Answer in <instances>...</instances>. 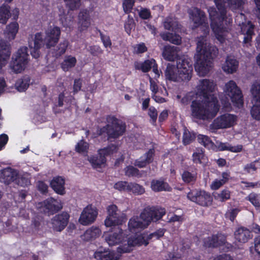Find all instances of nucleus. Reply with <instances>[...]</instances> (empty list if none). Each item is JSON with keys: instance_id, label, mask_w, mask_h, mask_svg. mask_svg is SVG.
Listing matches in <instances>:
<instances>
[{"instance_id": "nucleus-21", "label": "nucleus", "mask_w": 260, "mask_h": 260, "mask_svg": "<svg viewBox=\"0 0 260 260\" xmlns=\"http://www.w3.org/2000/svg\"><path fill=\"white\" fill-rule=\"evenodd\" d=\"M19 10L15 8L10 11V7L7 5H3L0 7V23L6 24L9 18L12 16L14 19H16L18 16Z\"/></svg>"}, {"instance_id": "nucleus-17", "label": "nucleus", "mask_w": 260, "mask_h": 260, "mask_svg": "<svg viewBox=\"0 0 260 260\" xmlns=\"http://www.w3.org/2000/svg\"><path fill=\"white\" fill-rule=\"evenodd\" d=\"M98 215V211L96 208L89 205L82 210L79 218V222L83 225L91 224L95 221Z\"/></svg>"}, {"instance_id": "nucleus-37", "label": "nucleus", "mask_w": 260, "mask_h": 260, "mask_svg": "<svg viewBox=\"0 0 260 260\" xmlns=\"http://www.w3.org/2000/svg\"><path fill=\"white\" fill-rule=\"evenodd\" d=\"M221 176V179H216L212 181L210 185L211 189L217 190L223 186L229 180L230 174L228 172H223Z\"/></svg>"}, {"instance_id": "nucleus-58", "label": "nucleus", "mask_w": 260, "mask_h": 260, "mask_svg": "<svg viewBox=\"0 0 260 260\" xmlns=\"http://www.w3.org/2000/svg\"><path fill=\"white\" fill-rule=\"evenodd\" d=\"M62 25L63 27L66 28V30L68 31V28L69 30L70 31L72 29L74 25V20L73 18L71 17H67L64 21L62 22Z\"/></svg>"}, {"instance_id": "nucleus-41", "label": "nucleus", "mask_w": 260, "mask_h": 260, "mask_svg": "<svg viewBox=\"0 0 260 260\" xmlns=\"http://www.w3.org/2000/svg\"><path fill=\"white\" fill-rule=\"evenodd\" d=\"M164 229H159L158 230H157V231H156L155 232L152 233V234H149V235H148L146 233H143V234H141L140 235H139V236H137V238H139L141 240H143V239L142 238V237H145V239L146 240V241L147 243V245L148 244V241L150 240V239H153V238H155V239H158L160 237H161L162 236H163V235H164Z\"/></svg>"}, {"instance_id": "nucleus-57", "label": "nucleus", "mask_w": 260, "mask_h": 260, "mask_svg": "<svg viewBox=\"0 0 260 260\" xmlns=\"http://www.w3.org/2000/svg\"><path fill=\"white\" fill-rule=\"evenodd\" d=\"M194 137L193 134H191L187 130H184L183 138L184 144L185 145L189 144L194 139Z\"/></svg>"}, {"instance_id": "nucleus-2", "label": "nucleus", "mask_w": 260, "mask_h": 260, "mask_svg": "<svg viewBox=\"0 0 260 260\" xmlns=\"http://www.w3.org/2000/svg\"><path fill=\"white\" fill-rule=\"evenodd\" d=\"M214 2L218 12L213 7L208 9L211 27L217 40L222 43L231 35L228 28L223 27L224 24L228 25L232 22L231 18L226 16V7L233 11L240 10L245 0H214Z\"/></svg>"}, {"instance_id": "nucleus-11", "label": "nucleus", "mask_w": 260, "mask_h": 260, "mask_svg": "<svg viewBox=\"0 0 260 260\" xmlns=\"http://www.w3.org/2000/svg\"><path fill=\"white\" fill-rule=\"evenodd\" d=\"M188 13L191 23H192V28L201 26L204 34H208L209 28L205 13L197 8L190 9Z\"/></svg>"}, {"instance_id": "nucleus-16", "label": "nucleus", "mask_w": 260, "mask_h": 260, "mask_svg": "<svg viewBox=\"0 0 260 260\" xmlns=\"http://www.w3.org/2000/svg\"><path fill=\"white\" fill-rule=\"evenodd\" d=\"M190 201L203 206H208L212 203V197L210 194L204 190H192L187 194Z\"/></svg>"}, {"instance_id": "nucleus-56", "label": "nucleus", "mask_w": 260, "mask_h": 260, "mask_svg": "<svg viewBox=\"0 0 260 260\" xmlns=\"http://www.w3.org/2000/svg\"><path fill=\"white\" fill-rule=\"evenodd\" d=\"M135 0H124L123 2V9L125 13H129L134 6Z\"/></svg>"}, {"instance_id": "nucleus-19", "label": "nucleus", "mask_w": 260, "mask_h": 260, "mask_svg": "<svg viewBox=\"0 0 260 260\" xmlns=\"http://www.w3.org/2000/svg\"><path fill=\"white\" fill-rule=\"evenodd\" d=\"M120 256L116 252L109 251L102 247L99 248L94 253V258L99 260H118Z\"/></svg>"}, {"instance_id": "nucleus-36", "label": "nucleus", "mask_w": 260, "mask_h": 260, "mask_svg": "<svg viewBox=\"0 0 260 260\" xmlns=\"http://www.w3.org/2000/svg\"><path fill=\"white\" fill-rule=\"evenodd\" d=\"M30 176L27 173H18L15 177L14 182L15 183L21 186H27L30 184Z\"/></svg>"}, {"instance_id": "nucleus-14", "label": "nucleus", "mask_w": 260, "mask_h": 260, "mask_svg": "<svg viewBox=\"0 0 260 260\" xmlns=\"http://www.w3.org/2000/svg\"><path fill=\"white\" fill-rule=\"evenodd\" d=\"M252 103L253 106L251 110L252 117L260 120V80L253 83L251 88Z\"/></svg>"}, {"instance_id": "nucleus-54", "label": "nucleus", "mask_w": 260, "mask_h": 260, "mask_svg": "<svg viewBox=\"0 0 260 260\" xmlns=\"http://www.w3.org/2000/svg\"><path fill=\"white\" fill-rule=\"evenodd\" d=\"M135 27V23L134 20L132 17H130L129 15L128 16L127 20L125 23L124 28L126 32L129 35L131 32V30Z\"/></svg>"}, {"instance_id": "nucleus-7", "label": "nucleus", "mask_w": 260, "mask_h": 260, "mask_svg": "<svg viewBox=\"0 0 260 260\" xmlns=\"http://www.w3.org/2000/svg\"><path fill=\"white\" fill-rule=\"evenodd\" d=\"M192 72V67L190 59L184 58L178 61L177 67L168 63L165 74L167 80L179 82L190 80Z\"/></svg>"}, {"instance_id": "nucleus-47", "label": "nucleus", "mask_w": 260, "mask_h": 260, "mask_svg": "<svg viewBox=\"0 0 260 260\" xmlns=\"http://www.w3.org/2000/svg\"><path fill=\"white\" fill-rule=\"evenodd\" d=\"M198 140L200 144L203 145L208 149H213L214 147L213 143L210 138L206 135H199L198 136Z\"/></svg>"}, {"instance_id": "nucleus-28", "label": "nucleus", "mask_w": 260, "mask_h": 260, "mask_svg": "<svg viewBox=\"0 0 260 260\" xmlns=\"http://www.w3.org/2000/svg\"><path fill=\"white\" fill-rule=\"evenodd\" d=\"M126 217L124 214L121 215L107 216L105 220V225L106 227H112L120 225L126 221Z\"/></svg>"}, {"instance_id": "nucleus-3", "label": "nucleus", "mask_w": 260, "mask_h": 260, "mask_svg": "<svg viewBox=\"0 0 260 260\" xmlns=\"http://www.w3.org/2000/svg\"><path fill=\"white\" fill-rule=\"evenodd\" d=\"M105 242L110 246L118 245L116 253L121 254L124 253L130 252L136 246L147 245L145 237H142L143 240L136 236H129L126 231H124L121 228L118 227L111 232L104 234Z\"/></svg>"}, {"instance_id": "nucleus-9", "label": "nucleus", "mask_w": 260, "mask_h": 260, "mask_svg": "<svg viewBox=\"0 0 260 260\" xmlns=\"http://www.w3.org/2000/svg\"><path fill=\"white\" fill-rule=\"evenodd\" d=\"M27 50V47H22L13 54L9 65L10 69L13 72L20 73L26 69L29 57Z\"/></svg>"}, {"instance_id": "nucleus-5", "label": "nucleus", "mask_w": 260, "mask_h": 260, "mask_svg": "<svg viewBox=\"0 0 260 260\" xmlns=\"http://www.w3.org/2000/svg\"><path fill=\"white\" fill-rule=\"evenodd\" d=\"M166 211L162 208L145 209L140 216H134L128 222V232L137 234L147 228L151 222H155L161 218ZM136 235L134 236L137 237Z\"/></svg>"}, {"instance_id": "nucleus-53", "label": "nucleus", "mask_w": 260, "mask_h": 260, "mask_svg": "<svg viewBox=\"0 0 260 260\" xmlns=\"http://www.w3.org/2000/svg\"><path fill=\"white\" fill-rule=\"evenodd\" d=\"M67 6L72 10H77L81 6V0H64Z\"/></svg>"}, {"instance_id": "nucleus-20", "label": "nucleus", "mask_w": 260, "mask_h": 260, "mask_svg": "<svg viewBox=\"0 0 260 260\" xmlns=\"http://www.w3.org/2000/svg\"><path fill=\"white\" fill-rule=\"evenodd\" d=\"M91 24L90 11L85 9L81 11L78 15V29L82 32L87 30Z\"/></svg>"}, {"instance_id": "nucleus-33", "label": "nucleus", "mask_w": 260, "mask_h": 260, "mask_svg": "<svg viewBox=\"0 0 260 260\" xmlns=\"http://www.w3.org/2000/svg\"><path fill=\"white\" fill-rule=\"evenodd\" d=\"M251 237L250 231L244 228H238L235 232V239L241 243L247 242Z\"/></svg>"}, {"instance_id": "nucleus-1", "label": "nucleus", "mask_w": 260, "mask_h": 260, "mask_svg": "<svg viewBox=\"0 0 260 260\" xmlns=\"http://www.w3.org/2000/svg\"><path fill=\"white\" fill-rule=\"evenodd\" d=\"M215 85L208 79L200 80L195 89V93L189 92L182 99V103L186 104L192 100L191 105V116L197 119H212L217 113L219 107L215 96Z\"/></svg>"}, {"instance_id": "nucleus-32", "label": "nucleus", "mask_w": 260, "mask_h": 260, "mask_svg": "<svg viewBox=\"0 0 260 260\" xmlns=\"http://www.w3.org/2000/svg\"><path fill=\"white\" fill-rule=\"evenodd\" d=\"M52 189L58 194H63L64 191V179L61 177H54L50 182Z\"/></svg>"}, {"instance_id": "nucleus-55", "label": "nucleus", "mask_w": 260, "mask_h": 260, "mask_svg": "<svg viewBox=\"0 0 260 260\" xmlns=\"http://www.w3.org/2000/svg\"><path fill=\"white\" fill-rule=\"evenodd\" d=\"M107 213V216L121 215L122 214L118 210L117 206L114 205H111L108 207Z\"/></svg>"}, {"instance_id": "nucleus-60", "label": "nucleus", "mask_w": 260, "mask_h": 260, "mask_svg": "<svg viewBox=\"0 0 260 260\" xmlns=\"http://www.w3.org/2000/svg\"><path fill=\"white\" fill-rule=\"evenodd\" d=\"M150 82V89L152 94H156L158 92V87L157 83L152 78L149 76Z\"/></svg>"}, {"instance_id": "nucleus-48", "label": "nucleus", "mask_w": 260, "mask_h": 260, "mask_svg": "<svg viewBox=\"0 0 260 260\" xmlns=\"http://www.w3.org/2000/svg\"><path fill=\"white\" fill-rule=\"evenodd\" d=\"M88 147V144L82 140L76 144L75 150L78 153L85 154L87 153Z\"/></svg>"}, {"instance_id": "nucleus-8", "label": "nucleus", "mask_w": 260, "mask_h": 260, "mask_svg": "<svg viewBox=\"0 0 260 260\" xmlns=\"http://www.w3.org/2000/svg\"><path fill=\"white\" fill-rule=\"evenodd\" d=\"M224 92L228 96V98H226L225 100L222 99L221 101L225 108L230 107V100L237 107L242 106L243 101L241 91L234 81L231 80L225 84Z\"/></svg>"}, {"instance_id": "nucleus-62", "label": "nucleus", "mask_w": 260, "mask_h": 260, "mask_svg": "<svg viewBox=\"0 0 260 260\" xmlns=\"http://www.w3.org/2000/svg\"><path fill=\"white\" fill-rule=\"evenodd\" d=\"M148 115L150 117L152 123H154L157 117V112L156 109L153 107H151L149 109Z\"/></svg>"}, {"instance_id": "nucleus-50", "label": "nucleus", "mask_w": 260, "mask_h": 260, "mask_svg": "<svg viewBox=\"0 0 260 260\" xmlns=\"http://www.w3.org/2000/svg\"><path fill=\"white\" fill-rule=\"evenodd\" d=\"M125 175L127 176H135L137 177H140L142 176L141 174L139 171L134 167L133 166H127L125 169Z\"/></svg>"}, {"instance_id": "nucleus-52", "label": "nucleus", "mask_w": 260, "mask_h": 260, "mask_svg": "<svg viewBox=\"0 0 260 260\" xmlns=\"http://www.w3.org/2000/svg\"><path fill=\"white\" fill-rule=\"evenodd\" d=\"M247 198L248 200L255 207H260V194L251 193Z\"/></svg>"}, {"instance_id": "nucleus-45", "label": "nucleus", "mask_w": 260, "mask_h": 260, "mask_svg": "<svg viewBox=\"0 0 260 260\" xmlns=\"http://www.w3.org/2000/svg\"><path fill=\"white\" fill-rule=\"evenodd\" d=\"M128 192L135 195H141L144 193L145 189L143 186L136 183L130 182Z\"/></svg>"}, {"instance_id": "nucleus-43", "label": "nucleus", "mask_w": 260, "mask_h": 260, "mask_svg": "<svg viewBox=\"0 0 260 260\" xmlns=\"http://www.w3.org/2000/svg\"><path fill=\"white\" fill-rule=\"evenodd\" d=\"M213 196L215 200L219 202H224L230 198L231 192L229 190L224 189L220 192L213 193Z\"/></svg>"}, {"instance_id": "nucleus-46", "label": "nucleus", "mask_w": 260, "mask_h": 260, "mask_svg": "<svg viewBox=\"0 0 260 260\" xmlns=\"http://www.w3.org/2000/svg\"><path fill=\"white\" fill-rule=\"evenodd\" d=\"M164 27L168 30H172L175 32L178 28L177 22L172 18H168L166 19L164 23Z\"/></svg>"}, {"instance_id": "nucleus-30", "label": "nucleus", "mask_w": 260, "mask_h": 260, "mask_svg": "<svg viewBox=\"0 0 260 260\" xmlns=\"http://www.w3.org/2000/svg\"><path fill=\"white\" fill-rule=\"evenodd\" d=\"M44 204L47 211L50 213L56 212L62 208L60 201L55 200L52 198H48L45 201Z\"/></svg>"}, {"instance_id": "nucleus-38", "label": "nucleus", "mask_w": 260, "mask_h": 260, "mask_svg": "<svg viewBox=\"0 0 260 260\" xmlns=\"http://www.w3.org/2000/svg\"><path fill=\"white\" fill-rule=\"evenodd\" d=\"M155 64V60L150 59L144 62H136L135 63V68L137 70H141L143 72H147Z\"/></svg>"}, {"instance_id": "nucleus-34", "label": "nucleus", "mask_w": 260, "mask_h": 260, "mask_svg": "<svg viewBox=\"0 0 260 260\" xmlns=\"http://www.w3.org/2000/svg\"><path fill=\"white\" fill-rule=\"evenodd\" d=\"M216 146L218 150L224 151L229 150L232 152H239L242 151L243 146L241 145H237L236 146H231L227 143H222L217 142Z\"/></svg>"}, {"instance_id": "nucleus-59", "label": "nucleus", "mask_w": 260, "mask_h": 260, "mask_svg": "<svg viewBox=\"0 0 260 260\" xmlns=\"http://www.w3.org/2000/svg\"><path fill=\"white\" fill-rule=\"evenodd\" d=\"M239 211L240 210L237 208L230 209L226 212L225 216L231 221H233Z\"/></svg>"}, {"instance_id": "nucleus-22", "label": "nucleus", "mask_w": 260, "mask_h": 260, "mask_svg": "<svg viewBox=\"0 0 260 260\" xmlns=\"http://www.w3.org/2000/svg\"><path fill=\"white\" fill-rule=\"evenodd\" d=\"M11 53L10 45L0 40V70L7 64Z\"/></svg>"}, {"instance_id": "nucleus-40", "label": "nucleus", "mask_w": 260, "mask_h": 260, "mask_svg": "<svg viewBox=\"0 0 260 260\" xmlns=\"http://www.w3.org/2000/svg\"><path fill=\"white\" fill-rule=\"evenodd\" d=\"M76 62L75 57L71 55L66 56L61 63V68L64 71H68L75 66Z\"/></svg>"}, {"instance_id": "nucleus-10", "label": "nucleus", "mask_w": 260, "mask_h": 260, "mask_svg": "<svg viewBox=\"0 0 260 260\" xmlns=\"http://www.w3.org/2000/svg\"><path fill=\"white\" fill-rule=\"evenodd\" d=\"M107 122V126L100 129L99 135L105 133L110 139L117 138L124 133L125 126L120 120L114 117H109Z\"/></svg>"}, {"instance_id": "nucleus-29", "label": "nucleus", "mask_w": 260, "mask_h": 260, "mask_svg": "<svg viewBox=\"0 0 260 260\" xmlns=\"http://www.w3.org/2000/svg\"><path fill=\"white\" fill-rule=\"evenodd\" d=\"M154 151L153 149H149L140 158L135 161L134 165L139 168H143L148 164L152 162L153 160Z\"/></svg>"}, {"instance_id": "nucleus-51", "label": "nucleus", "mask_w": 260, "mask_h": 260, "mask_svg": "<svg viewBox=\"0 0 260 260\" xmlns=\"http://www.w3.org/2000/svg\"><path fill=\"white\" fill-rule=\"evenodd\" d=\"M129 186V182L126 181H118L114 184V188L120 191H124L128 192Z\"/></svg>"}, {"instance_id": "nucleus-25", "label": "nucleus", "mask_w": 260, "mask_h": 260, "mask_svg": "<svg viewBox=\"0 0 260 260\" xmlns=\"http://www.w3.org/2000/svg\"><path fill=\"white\" fill-rule=\"evenodd\" d=\"M102 234L101 229L96 226L88 228L81 236L82 240L86 241L94 240L99 238Z\"/></svg>"}, {"instance_id": "nucleus-12", "label": "nucleus", "mask_w": 260, "mask_h": 260, "mask_svg": "<svg viewBox=\"0 0 260 260\" xmlns=\"http://www.w3.org/2000/svg\"><path fill=\"white\" fill-rule=\"evenodd\" d=\"M236 21L240 26L241 31L245 36L243 43L248 47L250 45L252 37L254 35V25L250 21H246L245 20V16L242 13L238 14L236 17Z\"/></svg>"}, {"instance_id": "nucleus-13", "label": "nucleus", "mask_w": 260, "mask_h": 260, "mask_svg": "<svg viewBox=\"0 0 260 260\" xmlns=\"http://www.w3.org/2000/svg\"><path fill=\"white\" fill-rule=\"evenodd\" d=\"M116 149L117 147L116 146L112 145L107 148L100 149L99 150V158L92 156L89 157L88 159L94 169L100 171L101 169L106 166V159L105 157L116 151Z\"/></svg>"}, {"instance_id": "nucleus-39", "label": "nucleus", "mask_w": 260, "mask_h": 260, "mask_svg": "<svg viewBox=\"0 0 260 260\" xmlns=\"http://www.w3.org/2000/svg\"><path fill=\"white\" fill-rule=\"evenodd\" d=\"M30 79L28 76L18 79L15 83V88L19 92L24 91L28 88Z\"/></svg>"}, {"instance_id": "nucleus-18", "label": "nucleus", "mask_w": 260, "mask_h": 260, "mask_svg": "<svg viewBox=\"0 0 260 260\" xmlns=\"http://www.w3.org/2000/svg\"><path fill=\"white\" fill-rule=\"evenodd\" d=\"M70 215L67 212L56 215L51 219L50 226L54 231L61 232L67 225Z\"/></svg>"}, {"instance_id": "nucleus-49", "label": "nucleus", "mask_w": 260, "mask_h": 260, "mask_svg": "<svg viewBox=\"0 0 260 260\" xmlns=\"http://www.w3.org/2000/svg\"><path fill=\"white\" fill-rule=\"evenodd\" d=\"M196 174L190 173L187 171H184L182 174V180L186 183L193 182L196 180Z\"/></svg>"}, {"instance_id": "nucleus-63", "label": "nucleus", "mask_w": 260, "mask_h": 260, "mask_svg": "<svg viewBox=\"0 0 260 260\" xmlns=\"http://www.w3.org/2000/svg\"><path fill=\"white\" fill-rule=\"evenodd\" d=\"M139 14L140 17L143 19H147L150 17V12L149 10L147 9H141Z\"/></svg>"}, {"instance_id": "nucleus-23", "label": "nucleus", "mask_w": 260, "mask_h": 260, "mask_svg": "<svg viewBox=\"0 0 260 260\" xmlns=\"http://www.w3.org/2000/svg\"><path fill=\"white\" fill-rule=\"evenodd\" d=\"M17 172L11 168L8 167L0 170V181L6 184L14 182L17 177Z\"/></svg>"}, {"instance_id": "nucleus-61", "label": "nucleus", "mask_w": 260, "mask_h": 260, "mask_svg": "<svg viewBox=\"0 0 260 260\" xmlns=\"http://www.w3.org/2000/svg\"><path fill=\"white\" fill-rule=\"evenodd\" d=\"M68 44V43L67 41H64L60 43L59 45L58 50L57 51L56 55L60 56L66 52Z\"/></svg>"}, {"instance_id": "nucleus-31", "label": "nucleus", "mask_w": 260, "mask_h": 260, "mask_svg": "<svg viewBox=\"0 0 260 260\" xmlns=\"http://www.w3.org/2000/svg\"><path fill=\"white\" fill-rule=\"evenodd\" d=\"M178 51L177 47L166 46L164 48L162 55L166 60L171 61L178 57Z\"/></svg>"}, {"instance_id": "nucleus-27", "label": "nucleus", "mask_w": 260, "mask_h": 260, "mask_svg": "<svg viewBox=\"0 0 260 260\" xmlns=\"http://www.w3.org/2000/svg\"><path fill=\"white\" fill-rule=\"evenodd\" d=\"M225 242V237L222 234L217 236H213L205 238L204 241V246L206 247H216L223 244Z\"/></svg>"}, {"instance_id": "nucleus-35", "label": "nucleus", "mask_w": 260, "mask_h": 260, "mask_svg": "<svg viewBox=\"0 0 260 260\" xmlns=\"http://www.w3.org/2000/svg\"><path fill=\"white\" fill-rule=\"evenodd\" d=\"M151 188L154 191H170L169 184L162 180H153L151 182Z\"/></svg>"}, {"instance_id": "nucleus-6", "label": "nucleus", "mask_w": 260, "mask_h": 260, "mask_svg": "<svg viewBox=\"0 0 260 260\" xmlns=\"http://www.w3.org/2000/svg\"><path fill=\"white\" fill-rule=\"evenodd\" d=\"M45 37L41 33L38 32L35 36L31 35L28 38V46L31 49V55L36 58L40 56L39 50L45 43L47 48L54 46L58 42L60 35V28L56 26H51L45 31Z\"/></svg>"}, {"instance_id": "nucleus-4", "label": "nucleus", "mask_w": 260, "mask_h": 260, "mask_svg": "<svg viewBox=\"0 0 260 260\" xmlns=\"http://www.w3.org/2000/svg\"><path fill=\"white\" fill-rule=\"evenodd\" d=\"M218 54V49L215 46H211L205 36L198 38L197 53L195 55L196 62L195 70L200 76L206 75L212 69V59Z\"/></svg>"}, {"instance_id": "nucleus-26", "label": "nucleus", "mask_w": 260, "mask_h": 260, "mask_svg": "<svg viewBox=\"0 0 260 260\" xmlns=\"http://www.w3.org/2000/svg\"><path fill=\"white\" fill-rule=\"evenodd\" d=\"M19 24L16 21L11 22L6 26L4 35L6 40L11 41L15 39L19 30Z\"/></svg>"}, {"instance_id": "nucleus-24", "label": "nucleus", "mask_w": 260, "mask_h": 260, "mask_svg": "<svg viewBox=\"0 0 260 260\" xmlns=\"http://www.w3.org/2000/svg\"><path fill=\"white\" fill-rule=\"evenodd\" d=\"M239 66L238 61L234 56H228L222 66L223 71L228 74H232L237 71Z\"/></svg>"}, {"instance_id": "nucleus-64", "label": "nucleus", "mask_w": 260, "mask_h": 260, "mask_svg": "<svg viewBox=\"0 0 260 260\" xmlns=\"http://www.w3.org/2000/svg\"><path fill=\"white\" fill-rule=\"evenodd\" d=\"M134 50L137 53H142L147 51V48L144 43H141L135 46Z\"/></svg>"}, {"instance_id": "nucleus-15", "label": "nucleus", "mask_w": 260, "mask_h": 260, "mask_svg": "<svg viewBox=\"0 0 260 260\" xmlns=\"http://www.w3.org/2000/svg\"><path fill=\"white\" fill-rule=\"evenodd\" d=\"M238 118L236 115L225 113L217 117L213 121L212 126L216 129L230 128L237 123Z\"/></svg>"}, {"instance_id": "nucleus-44", "label": "nucleus", "mask_w": 260, "mask_h": 260, "mask_svg": "<svg viewBox=\"0 0 260 260\" xmlns=\"http://www.w3.org/2000/svg\"><path fill=\"white\" fill-rule=\"evenodd\" d=\"M164 40L169 41L174 44H179L181 43V38L179 35H173L172 33H164L161 34Z\"/></svg>"}, {"instance_id": "nucleus-42", "label": "nucleus", "mask_w": 260, "mask_h": 260, "mask_svg": "<svg viewBox=\"0 0 260 260\" xmlns=\"http://www.w3.org/2000/svg\"><path fill=\"white\" fill-rule=\"evenodd\" d=\"M192 160L194 163L205 165L207 159L202 150L198 149L192 154Z\"/></svg>"}]
</instances>
